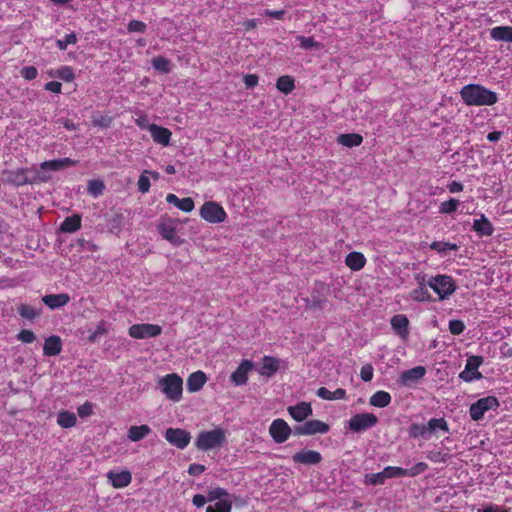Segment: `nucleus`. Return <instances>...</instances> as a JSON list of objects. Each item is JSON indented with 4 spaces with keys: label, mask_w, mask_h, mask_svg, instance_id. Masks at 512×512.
<instances>
[{
    "label": "nucleus",
    "mask_w": 512,
    "mask_h": 512,
    "mask_svg": "<svg viewBox=\"0 0 512 512\" xmlns=\"http://www.w3.org/2000/svg\"><path fill=\"white\" fill-rule=\"evenodd\" d=\"M92 123L97 127L109 128L112 124V118L107 115L97 114L92 117Z\"/></svg>",
    "instance_id": "nucleus-51"
},
{
    "label": "nucleus",
    "mask_w": 512,
    "mask_h": 512,
    "mask_svg": "<svg viewBox=\"0 0 512 512\" xmlns=\"http://www.w3.org/2000/svg\"><path fill=\"white\" fill-rule=\"evenodd\" d=\"M50 76L59 78L65 82H72L75 79L74 69L71 66H61L55 71L50 72Z\"/></svg>",
    "instance_id": "nucleus-37"
},
{
    "label": "nucleus",
    "mask_w": 512,
    "mask_h": 512,
    "mask_svg": "<svg viewBox=\"0 0 512 512\" xmlns=\"http://www.w3.org/2000/svg\"><path fill=\"white\" fill-rule=\"evenodd\" d=\"M165 439L178 449H185L190 443L191 435L180 428H168L165 431Z\"/></svg>",
    "instance_id": "nucleus-12"
},
{
    "label": "nucleus",
    "mask_w": 512,
    "mask_h": 512,
    "mask_svg": "<svg viewBox=\"0 0 512 512\" xmlns=\"http://www.w3.org/2000/svg\"><path fill=\"white\" fill-rule=\"evenodd\" d=\"M430 249L438 253H445L448 250L457 251L459 246L455 243L445 241H434L430 244Z\"/></svg>",
    "instance_id": "nucleus-41"
},
{
    "label": "nucleus",
    "mask_w": 512,
    "mask_h": 512,
    "mask_svg": "<svg viewBox=\"0 0 512 512\" xmlns=\"http://www.w3.org/2000/svg\"><path fill=\"white\" fill-rule=\"evenodd\" d=\"M322 460L321 453L311 449H302L292 456L295 465H318Z\"/></svg>",
    "instance_id": "nucleus-13"
},
{
    "label": "nucleus",
    "mask_w": 512,
    "mask_h": 512,
    "mask_svg": "<svg viewBox=\"0 0 512 512\" xmlns=\"http://www.w3.org/2000/svg\"><path fill=\"white\" fill-rule=\"evenodd\" d=\"M77 423V417L75 413L67 411V410H61L58 412L57 415V424L65 429L72 428Z\"/></svg>",
    "instance_id": "nucleus-32"
},
{
    "label": "nucleus",
    "mask_w": 512,
    "mask_h": 512,
    "mask_svg": "<svg viewBox=\"0 0 512 512\" xmlns=\"http://www.w3.org/2000/svg\"><path fill=\"white\" fill-rule=\"evenodd\" d=\"M499 407V401L494 396H487L478 399L470 406L469 414L472 420L479 421L489 410H495Z\"/></svg>",
    "instance_id": "nucleus-7"
},
{
    "label": "nucleus",
    "mask_w": 512,
    "mask_h": 512,
    "mask_svg": "<svg viewBox=\"0 0 512 512\" xmlns=\"http://www.w3.org/2000/svg\"><path fill=\"white\" fill-rule=\"evenodd\" d=\"M200 217L211 224H219L226 220L227 213L224 208L215 201H207L200 208Z\"/></svg>",
    "instance_id": "nucleus-5"
},
{
    "label": "nucleus",
    "mask_w": 512,
    "mask_h": 512,
    "mask_svg": "<svg viewBox=\"0 0 512 512\" xmlns=\"http://www.w3.org/2000/svg\"><path fill=\"white\" fill-rule=\"evenodd\" d=\"M407 432H408L409 437L412 439H418L421 437H425L427 434L426 425L419 424V423H412L408 427Z\"/></svg>",
    "instance_id": "nucleus-45"
},
{
    "label": "nucleus",
    "mask_w": 512,
    "mask_h": 512,
    "mask_svg": "<svg viewBox=\"0 0 512 512\" xmlns=\"http://www.w3.org/2000/svg\"><path fill=\"white\" fill-rule=\"evenodd\" d=\"M147 130L150 132L155 143L162 146H168L170 144L172 132L168 128L152 123L147 126Z\"/></svg>",
    "instance_id": "nucleus-15"
},
{
    "label": "nucleus",
    "mask_w": 512,
    "mask_h": 512,
    "mask_svg": "<svg viewBox=\"0 0 512 512\" xmlns=\"http://www.w3.org/2000/svg\"><path fill=\"white\" fill-rule=\"evenodd\" d=\"M152 66L154 69H156L157 71H160L162 73H169L171 70L170 61L163 56H157V57L153 58Z\"/></svg>",
    "instance_id": "nucleus-46"
},
{
    "label": "nucleus",
    "mask_w": 512,
    "mask_h": 512,
    "mask_svg": "<svg viewBox=\"0 0 512 512\" xmlns=\"http://www.w3.org/2000/svg\"><path fill=\"white\" fill-rule=\"evenodd\" d=\"M205 471V466L202 464L193 463L188 468V473L191 476H199Z\"/></svg>",
    "instance_id": "nucleus-64"
},
{
    "label": "nucleus",
    "mask_w": 512,
    "mask_h": 512,
    "mask_svg": "<svg viewBox=\"0 0 512 512\" xmlns=\"http://www.w3.org/2000/svg\"><path fill=\"white\" fill-rule=\"evenodd\" d=\"M18 314L25 319L34 320L40 316L41 311L28 304H20L17 308Z\"/></svg>",
    "instance_id": "nucleus-39"
},
{
    "label": "nucleus",
    "mask_w": 512,
    "mask_h": 512,
    "mask_svg": "<svg viewBox=\"0 0 512 512\" xmlns=\"http://www.w3.org/2000/svg\"><path fill=\"white\" fill-rule=\"evenodd\" d=\"M386 478L384 477L383 470L378 473L367 474L365 476V483L370 485H382Z\"/></svg>",
    "instance_id": "nucleus-52"
},
{
    "label": "nucleus",
    "mask_w": 512,
    "mask_h": 512,
    "mask_svg": "<svg viewBox=\"0 0 512 512\" xmlns=\"http://www.w3.org/2000/svg\"><path fill=\"white\" fill-rule=\"evenodd\" d=\"M229 496V493L227 492L226 489L222 488V487H216V488H213V489H210L207 493V499L209 502H213V501H221V500H224V499H228L227 497Z\"/></svg>",
    "instance_id": "nucleus-47"
},
{
    "label": "nucleus",
    "mask_w": 512,
    "mask_h": 512,
    "mask_svg": "<svg viewBox=\"0 0 512 512\" xmlns=\"http://www.w3.org/2000/svg\"><path fill=\"white\" fill-rule=\"evenodd\" d=\"M82 219L79 214L66 217L60 225V230L65 233H73L81 228Z\"/></svg>",
    "instance_id": "nucleus-29"
},
{
    "label": "nucleus",
    "mask_w": 512,
    "mask_h": 512,
    "mask_svg": "<svg viewBox=\"0 0 512 512\" xmlns=\"http://www.w3.org/2000/svg\"><path fill=\"white\" fill-rule=\"evenodd\" d=\"M374 368L370 363H367L361 367L360 377L364 382H370L373 379Z\"/></svg>",
    "instance_id": "nucleus-57"
},
{
    "label": "nucleus",
    "mask_w": 512,
    "mask_h": 512,
    "mask_svg": "<svg viewBox=\"0 0 512 512\" xmlns=\"http://www.w3.org/2000/svg\"><path fill=\"white\" fill-rule=\"evenodd\" d=\"M107 478L113 488L122 489L127 487L132 481V475L130 471L123 470L121 472L109 471Z\"/></svg>",
    "instance_id": "nucleus-17"
},
{
    "label": "nucleus",
    "mask_w": 512,
    "mask_h": 512,
    "mask_svg": "<svg viewBox=\"0 0 512 512\" xmlns=\"http://www.w3.org/2000/svg\"><path fill=\"white\" fill-rule=\"evenodd\" d=\"M410 298L417 302H431L434 298L426 287H417L410 292Z\"/></svg>",
    "instance_id": "nucleus-38"
},
{
    "label": "nucleus",
    "mask_w": 512,
    "mask_h": 512,
    "mask_svg": "<svg viewBox=\"0 0 512 512\" xmlns=\"http://www.w3.org/2000/svg\"><path fill=\"white\" fill-rule=\"evenodd\" d=\"M20 74L25 80L31 81L38 76V70L34 66H27L21 69Z\"/></svg>",
    "instance_id": "nucleus-59"
},
{
    "label": "nucleus",
    "mask_w": 512,
    "mask_h": 512,
    "mask_svg": "<svg viewBox=\"0 0 512 512\" xmlns=\"http://www.w3.org/2000/svg\"><path fill=\"white\" fill-rule=\"evenodd\" d=\"M280 367L279 359L273 356L265 355L262 358V367L259 370V374L266 377L273 376Z\"/></svg>",
    "instance_id": "nucleus-23"
},
{
    "label": "nucleus",
    "mask_w": 512,
    "mask_h": 512,
    "mask_svg": "<svg viewBox=\"0 0 512 512\" xmlns=\"http://www.w3.org/2000/svg\"><path fill=\"white\" fill-rule=\"evenodd\" d=\"M426 374V369L423 366H416L411 369L405 370L400 376V383L409 386L420 379Z\"/></svg>",
    "instance_id": "nucleus-19"
},
{
    "label": "nucleus",
    "mask_w": 512,
    "mask_h": 512,
    "mask_svg": "<svg viewBox=\"0 0 512 512\" xmlns=\"http://www.w3.org/2000/svg\"><path fill=\"white\" fill-rule=\"evenodd\" d=\"M107 333L106 322L101 321L96 326V329L90 334L88 340L90 342H96L102 335Z\"/></svg>",
    "instance_id": "nucleus-53"
},
{
    "label": "nucleus",
    "mask_w": 512,
    "mask_h": 512,
    "mask_svg": "<svg viewBox=\"0 0 512 512\" xmlns=\"http://www.w3.org/2000/svg\"><path fill=\"white\" fill-rule=\"evenodd\" d=\"M104 190V184L101 180H91L88 183V192L93 196L102 194Z\"/></svg>",
    "instance_id": "nucleus-54"
},
{
    "label": "nucleus",
    "mask_w": 512,
    "mask_h": 512,
    "mask_svg": "<svg viewBox=\"0 0 512 512\" xmlns=\"http://www.w3.org/2000/svg\"><path fill=\"white\" fill-rule=\"evenodd\" d=\"M391 395L383 390L375 392L369 399L371 406L385 408L391 403Z\"/></svg>",
    "instance_id": "nucleus-31"
},
{
    "label": "nucleus",
    "mask_w": 512,
    "mask_h": 512,
    "mask_svg": "<svg viewBox=\"0 0 512 512\" xmlns=\"http://www.w3.org/2000/svg\"><path fill=\"white\" fill-rule=\"evenodd\" d=\"M296 40L299 42L300 47L304 50L316 49L319 50L322 48V44L315 41L313 37H305L302 35L296 36Z\"/></svg>",
    "instance_id": "nucleus-42"
},
{
    "label": "nucleus",
    "mask_w": 512,
    "mask_h": 512,
    "mask_svg": "<svg viewBox=\"0 0 512 512\" xmlns=\"http://www.w3.org/2000/svg\"><path fill=\"white\" fill-rule=\"evenodd\" d=\"M195 207L194 201L190 197L182 198L179 200L177 208L183 212L189 213Z\"/></svg>",
    "instance_id": "nucleus-58"
},
{
    "label": "nucleus",
    "mask_w": 512,
    "mask_h": 512,
    "mask_svg": "<svg viewBox=\"0 0 512 512\" xmlns=\"http://www.w3.org/2000/svg\"><path fill=\"white\" fill-rule=\"evenodd\" d=\"M42 301L50 309H57L67 305L70 301V296L66 293L47 294L42 298Z\"/></svg>",
    "instance_id": "nucleus-22"
},
{
    "label": "nucleus",
    "mask_w": 512,
    "mask_h": 512,
    "mask_svg": "<svg viewBox=\"0 0 512 512\" xmlns=\"http://www.w3.org/2000/svg\"><path fill=\"white\" fill-rule=\"evenodd\" d=\"M232 509V501L224 499L217 501L214 505H208L206 512H230Z\"/></svg>",
    "instance_id": "nucleus-43"
},
{
    "label": "nucleus",
    "mask_w": 512,
    "mask_h": 512,
    "mask_svg": "<svg viewBox=\"0 0 512 512\" xmlns=\"http://www.w3.org/2000/svg\"><path fill=\"white\" fill-rule=\"evenodd\" d=\"M345 264L352 271H359L365 266L366 258L363 253L353 251L345 257Z\"/></svg>",
    "instance_id": "nucleus-26"
},
{
    "label": "nucleus",
    "mask_w": 512,
    "mask_h": 512,
    "mask_svg": "<svg viewBox=\"0 0 512 512\" xmlns=\"http://www.w3.org/2000/svg\"><path fill=\"white\" fill-rule=\"evenodd\" d=\"M460 202L456 198H450L447 201H443L439 206V212L441 214H452L457 211Z\"/></svg>",
    "instance_id": "nucleus-44"
},
{
    "label": "nucleus",
    "mask_w": 512,
    "mask_h": 512,
    "mask_svg": "<svg viewBox=\"0 0 512 512\" xmlns=\"http://www.w3.org/2000/svg\"><path fill=\"white\" fill-rule=\"evenodd\" d=\"M243 82L247 88H254L258 85L259 77L256 74H246L243 77Z\"/></svg>",
    "instance_id": "nucleus-63"
},
{
    "label": "nucleus",
    "mask_w": 512,
    "mask_h": 512,
    "mask_svg": "<svg viewBox=\"0 0 512 512\" xmlns=\"http://www.w3.org/2000/svg\"><path fill=\"white\" fill-rule=\"evenodd\" d=\"M254 364L249 359H243L237 369L231 374L230 380L236 386H242L248 382V374L253 370Z\"/></svg>",
    "instance_id": "nucleus-14"
},
{
    "label": "nucleus",
    "mask_w": 512,
    "mask_h": 512,
    "mask_svg": "<svg viewBox=\"0 0 512 512\" xmlns=\"http://www.w3.org/2000/svg\"><path fill=\"white\" fill-rule=\"evenodd\" d=\"M158 385L170 401L179 402L182 399L183 380L178 374L171 373L161 377Z\"/></svg>",
    "instance_id": "nucleus-2"
},
{
    "label": "nucleus",
    "mask_w": 512,
    "mask_h": 512,
    "mask_svg": "<svg viewBox=\"0 0 512 512\" xmlns=\"http://www.w3.org/2000/svg\"><path fill=\"white\" fill-rule=\"evenodd\" d=\"M151 432V428L146 425L131 426L128 430V438L133 442L144 439Z\"/></svg>",
    "instance_id": "nucleus-34"
},
{
    "label": "nucleus",
    "mask_w": 512,
    "mask_h": 512,
    "mask_svg": "<svg viewBox=\"0 0 512 512\" xmlns=\"http://www.w3.org/2000/svg\"><path fill=\"white\" fill-rule=\"evenodd\" d=\"M494 41L512 42V26H496L490 30Z\"/></svg>",
    "instance_id": "nucleus-27"
},
{
    "label": "nucleus",
    "mask_w": 512,
    "mask_h": 512,
    "mask_svg": "<svg viewBox=\"0 0 512 512\" xmlns=\"http://www.w3.org/2000/svg\"><path fill=\"white\" fill-rule=\"evenodd\" d=\"M465 330V324L462 320L453 319L449 321V331L453 335H460Z\"/></svg>",
    "instance_id": "nucleus-55"
},
{
    "label": "nucleus",
    "mask_w": 512,
    "mask_h": 512,
    "mask_svg": "<svg viewBox=\"0 0 512 512\" xmlns=\"http://www.w3.org/2000/svg\"><path fill=\"white\" fill-rule=\"evenodd\" d=\"M146 28H147L146 24L140 20H131L127 26V29L129 32H138V33H144Z\"/></svg>",
    "instance_id": "nucleus-60"
},
{
    "label": "nucleus",
    "mask_w": 512,
    "mask_h": 512,
    "mask_svg": "<svg viewBox=\"0 0 512 512\" xmlns=\"http://www.w3.org/2000/svg\"><path fill=\"white\" fill-rule=\"evenodd\" d=\"M483 363L482 356H471L467 359L465 369L459 374L460 379L465 382H471L476 379H481L482 374L478 371Z\"/></svg>",
    "instance_id": "nucleus-11"
},
{
    "label": "nucleus",
    "mask_w": 512,
    "mask_h": 512,
    "mask_svg": "<svg viewBox=\"0 0 512 512\" xmlns=\"http://www.w3.org/2000/svg\"><path fill=\"white\" fill-rule=\"evenodd\" d=\"M76 42H77V36L73 32V33H70V34H66L63 39H58L56 41V45H57L59 50L64 51V50L67 49L68 45L75 44Z\"/></svg>",
    "instance_id": "nucleus-50"
},
{
    "label": "nucleus",
    "mask_w": 512,
    "mask_h": 512,
    "mask_svg": "<svg viewBox=\"0 0 512 512\" xmlns=\"http://www.w3.org/2000/svg\"><path fill=\"white\" fill-rule=\"evenodd\" d=\"M472 229L479 236H491L494 232L493 224L484 214H481L480 218L474 219Z\"/></svg>",
    "instance_id": "nucleus-21"
},
{
    "label": "nucleus",
    "mask_w": 512,
    "mask_h": 512,
    "mask_svg": "<svg viewBox=\"0 0 512 512\" xmlns=\"http://www.w3.org/2000/svg\"><path fill=\"white\" fill-rule=\"evenodd\" d=\"M390 324L394 332L403 340H406L409 335V320L404 314L394 315Z\"/></svg>",
    "instance_id": "nucleus-16"
},
{
    "label": "nucleus",
    "mask_w": 512,
    "mask_h": 512,
    "mask_svg": "<svg viewBox=\"0 0 512 512\" xmlns=\"http://www.w3.org/2000/svg\"><path fill=\"white\" fill-rule=\"evenodd\" d=\"M428 469V465L425 462H418L409 469H405L406 477H416L424 473Z\"/></svg>",
    "instance_id": "nucleus-49"
},
{
    "label": "nucleus",
    "mask_w": 512,
    "mask_h": 512,
    "mask_svg": "<svg viewBox=\"0 0 512 512\" xmlns=\"http://www.w3.org/2000/svg\"><path fill=\"white\" fill-rule=\"evenodd\" d=\"M276 88L283 94L288 95L295 89V80L289 75L280 76L276 81Z\"/></svg>",
    "instance_id": "nucleus-35"
},
{
    "label": "nucleus",
    "mask_w": 512,
    "mask_h": 512,
    "mask_svg": "<svg viewBox=\"0 0 512 512\" xmlns=\"http://www.w3.org/2000/svg\"><path fill=\"white\" fill-rule=\"evenodd\" d=\"M207 381L206 374L202 371H196L189 375L187 379V389L189 392H197L202 389Z\"/></svg>",
    "instance_id": "nucleus-25"
},
{
    "label": "nucleus",
    "mask_w": 512,
    "mask_h": 512,
    "mask_svg": "<svg viewBox=\"0 0 512 512\" xmlns=\"http://www.w3.org/2000/svg\"><path fill=\"white\" fill-rule=\"evenodd\" d=\"M426 458L433 463H446L450 459V455L443 449H437L428 451Z\"/></svg>",
    "instance_id": "nucleus-40"
},
{
    "label": "nucleus",
    "mask_w": 512,
    "mask_h": 512,
    "mask_svg": "<svg viewBox=\"0 0 512 512\" xmlns=\"http://www.w3.org/2000/svg\"><path fill=\"white\" fill-rule=\"evenodd\" d=\"M17 339L21 341L22 343L30 344L35 341L36 336L32 330L29 329H22L17 334Z\"/></svg>",
    "instance_id": "nucleus-56"
},
{
    "label": "nucleus",
    "mask_w": 512,
    "mask_h": 512,
    "mask_svg": "<svg viewBox=\"0 0 512 512\" xmlns=\"http://www.w3.org/2000/svg\"><path fill=\"white\" fill-rule=\"evenodd\" d=\"M477 512H510V508L496 504H488L483 509H479Z\"/></svg>",
    "instance_id": "nucleus-62"
},
{
    "label": "nucleus",
    "mask_w": 512,
    "mask_h": 512,
    "mask_svg": "<svg viewBox=\"0 0 512 512\" xmlns=\"http://www.w3.org/2000/svg\"><path fill=\"white\" fill-rule=\"evenodd\" d=\"M330 427L327 423L320 420L312 419L304 422L302 425L294 427L295 435H315L326 434Z\"/></svg>",
    "instance_id": "nucleus-9"
},
{
    "label": "nucleus",
    "mask_w": 512,
    "mask_h": 512,
    "mask_svg": "<svg viewBox=\"0 0 512 512\" xmlns=\"http://www.w3.org/2000/svg\"><path fill=\"white\" fill-rule=\"evenodd\" d=\"M162 327L157 324L142 323L129 327L128 334L134 339L152 338L161 335Z\"/></svg>",
    "instance_id": "nucleus-8"
},
{
    "label": "nucleus",
    "mask_w": 512,
    "mask_h": 512,
    "mask_svg": "<svg viewBox=\"0 0 512 512\" xmlns=\"http://www.w3.org/2000/svg\"><path fill=\"white\" fill-rule=\"evenodd\" d=\"M159 233L163 239L171 242L172 244L178 245L182 242L180 237L177 235L175 226L172 224L162 223L159 225Z\"/></svg>",
    "instance_id": "nucleus-28"
},
{
    "label": "nucleus",
    "mask_w": 512,
    "mask_h": 512,
    "mask_svg": "<svg viewBox=\"0 0 512 512\" xmlns=\"http://www.w3.org/2000/svg\"><path fill=\"white\" fill-rule=\"evenodd\" d=\"M337 142L345 147H356L362 144L363 137L358 133H345L337 137Z\"/></svg>",
    "instance_id": "nucleus-30"
},
{
    "label": "nucleus",
    "mask_w": 512,
    "mask_h": 512,
    "mask_svg": "<svg viewBox=\"0 0 512 512\" xmlns=\"http://www.w3.org/2000/svg\"><path fill=\"white\" fill-rule=\"evenodd\" d=\"M291 428L287 422L281 418L272 421L269 426V434L275 443H284L291 435Z\"/></svg>",
    "instance_id": "nucleus-10"
},
{
    "label": "nucleus",
    "mask_w": 512,
    "mask_h": 512,
    "mask_svg": "<svg viewBox=\"0 0 512 512\" xmlns=\"http://www.w3.org/2000/svg\"><path fill=\"white\" fill-rule=\"evenodd\" d=\"M383 474L386 479L406 477L405 468L396 466H387L383 469Z\"/></svg>",
    "instance_id": "nucleus-48"
},
{
    "label": "nucleus",
    "mask_w": 512,
    "mask_h": 512,
    "mask_svg": "<svg viewBox=\"0 0 512 512\" xmlns=\"http://www.w3.org/2000/svg\"><path fill=\"white\" fill-rule=\"evenodd\" d=\"M378 423V418L373 413H358L352 416L348 421V428L354 433L364 432Z\"/></svg>",
    "instance_id": "nucleus-6"
},
{
    "label": "nucleus",
    "mask_w": 512,
    "mask_h": 512,
    "mask_svg": "<svg viewBox=\"0 0 512 512\" xmlns=\"http://www.w3.org/2000/svg\"><path fill=\"white\" fill-rule=\"evenodd\" d=\"M226 435L223 429L215 428L210 431H201L195 440V446L199 450L207 451L223 446Z\"/></svg>",
    "instance_id": "nucleus-3"
},
{
    "label": "nucleus",
    "mask_w": 512,
    "mask_h": 512,
    "mask_svg": "<svg viewBox=\"0 0 512 512\" xmlns=\"http://www.w3.org/2000/svg\"><path fill=\"white\" fill-rule=\"evenodd\" d=\"M428 287L431 288L437 295L439 300H445L451 296L456 290L454 279L445 274H438L428 278Z\"/></svg>",
    "instance_id": "nucleus-4"
},
{
    "label": "nucleus",
    "mask_w": 512,
    "mask_h": 512,
    "mask_svg": "<svg viewBox=\"0 0 512 512\" xmlns=\"http://www.w3.org/2000/svg\"><path fill=\"white\" fill-rule=\"evenodd\" d=\"M426 425V432L429 434H435L438 430H442L445 433L449 432V426L445 418H431Z\"/></svg>",
    "instance_id": "nucleus-33"
},
{
    "label": "nucleus",
    "mask_w": 512,
    "mask_h": 512,
    "mask_svg": "<svg viewBox=\"0 0 512 512\" xmlns=\"http://www.w3.org/2000/svg\"><path fill=\"white\" fill-rule=\"evenodd\" d=\"M147 174H150L154 179H158V177H159L158 172L144 170L143 173L140 175V177L138 179V183H137L138 191L141 192L142 194L149 192L150 187H151L150 179L147 176Z\"/></svg>",
    "instance_id": "nucleus-36"
},
{
    "label": "nucleus",
    "mask_w": 512,
    "mask_h": 512,
    "mask_svg": "<svg viewBox=\"0 0 512 512\" xmlns=\"http://www.w3.org/2000/svg\"><path fill=\"white\" fill-rule=\"evenodd\" d=\"M77 161L70 158L54 159L41 163L42 170L59 171L76 165Z\"/></svg>",
    "instance_id": "nucleus-24"
},
{
    "label": "nucleus",
    "mask_w": 512,
    "mask_h": 512,
    "mask_svg": "<svg viewBox=\"0 0 512 512\" xmlns=\"http://www.w3.org/2000/svg\"><path fill=\"white\" fill-rule=\"evenodd\" d=\"M460 96L468 106H492L498 101L496 92L480 84L463 86L460 90Z\"/></svg>",
    "instance_id": "nucleus-1"
},
{
    "label": "nucleus",
    "mask_w": 512,
    "mask_h": 512,
    "mask_svg": "<svg viewBox=\"0 0 512 512\" xmlns=\"http://www.w3.org/2000/svg\"><path fill=\"white\" fill-rule=\"evenodd\" d=\"M77 413L81 418L91 416L93 414V404L86 401L77 408Z\"/></svg>",
    "instance_id": "nucleus-61"
},
{
    "label": "nucleus",
    "mask_w": 512,
    "mask_h": 512,
    "mask_svg": "<svg viewBox=\"0 0 512 512\" xmlns=\"http://www.w3.org/2000/svg\"><path fill=\"white\" fill-rule=\"evenodd\" d=\"M289 415L297 422H302L312 415L313 410L308 402H300L287 408Z\"/></svg>",
    "instance_id": "nucleus-18"
},
{
    "label": "nucleus",
    "mask_w": 512,
    "mask_h": 512,
    "mask_svg": "<svg viewBox=\"0 0 512 512\" xmlns=\"http://www.w3.org/2000/svg\"><path fill=\"white\" fill-rule=\"evenodd\" d=\"M62 351V340L58 335H51L45 339L43 354L45 356H57Z\"/></svg>",
    "instance_id": "nucleus-20"
}]
</instances>
